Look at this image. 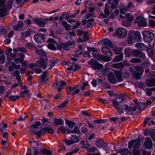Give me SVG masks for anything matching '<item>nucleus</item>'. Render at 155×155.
I'll return each instance as SVG.
<instances>
[{
  "mask_svg": "<svg viewBox=\"0 0 155 155\" xmlns=\"http://www.w3.org/2000/svg\"><path fill=\"white\" fill-rule=\"evenodd\" d=\"M36 53L39 55H42L40 57V60L36 62V67L38 68H42L45 69L48 65V58L47 55H45V52L42 48L39 49L37 48H35Z\"/></svg>",
  "mask_w": 155,
  "mask_h": 155,
  "instance_id": "f257e3e1",
  "label": "nucleus"
},
{
  "mask_svg": "<svg viewBox=\"0 0 155 155\" xmlns=\"http://www.w3.org/2000/svg\"><path fill=\"white\" fill-rule=\"evenodd\" d=\"M131 73L136 79L140 80L143 72V69L138 66H133L130 68Z\"/></svg>",
  "mask_w": 155,
  "mask_h": 155,
  "instance_id": "f03ea898",
  "label": "nucleus"
},
{
  "mask_svg": "<svg viewBox=\"0 0 155 155\" xmlns=\"http://www.w3.org/2000/svg\"><path fill=\"white\" fill-rule=\"evenodd\" d=\"M143 40L148 43L151 42L154 37L153 33L149 31H143Z\"/></svg>",
  "mask_w": 155,
  "mask_h": 155,
  "instance_id": "7ed1b4c3",
  "label": "nucleus"
},
{
  "mask_svg": "<svg viewBox=\"0 0 155 155\" xmlns=\"http://www.w3.org/2000/svg\"><path fill=\"white\" fill-rule=\"evenodd\" d=\"M134 22L135 23H138L139 27L145 26L147 25L146 19L144 18L143 15L137 17L134 20Z\"/></svg>",
  "mask_w": 155,
  "mask_h": 155,
  "instance_id": "20e7f679",
  "label": "nucleus"
},
{
  "mask_svg": "<svg viewBox=\"0 0 155 155\" xmlns=\"http://www.w3.org/2000/svg\"><path fill=\"white\" fill-rule=\"evenodd\" d=\"M88 64L94 70H99L103 67V65L99 63L96 61L92 60L89 61Z\"/></svg>",
  "mask_w": 155,
  "mask_h": 155,
  "instance_id": "39448f33",
  "label": "nucleus"
},
{
  "mask_svg": "<svg viewBox=\"0 0 155 155\" xmlns=\"http://www.w3.org/2000/svg\"><path fill=\"white\" fill-rule=\"evenodd\" d=\"M140 139L133 140L129 142L128 143V147L131 148L133 145L134 148H138L140 145Z\"/></svg>",
  "mask_w": 155,
  "mask_h": 155,
  "instance_id": "423d86ee",
  "label": "nucleus"
},
{
  "mask_svg": "<svg viewBox=\"0 0 155 155\" xmlns=\"http://www.w3.org/2000/svg\"><path fill=\"white\" fill-rule=\"evenodd\" d=\"M132 54L136 57L141 58L142 59L145 60L146 56L144 53L137 49H134L132 51Z\"/></svg>",
  "mask_w": 155,
  "mask_h": 155,
  "instance_id": "0eeeda50",
  "label": "nucleus"
},
{
  "mask_svg": "<svg viewBox=\"0 0 155 155\" xmlns=\"http://www.w3.org/2000/svg\"><path fill=\"white\" fill-rule=\"evenodd\" d=\"M115 34L117 37L123 38L125 37L126 35V30L122 28H118L116 29Z\"/></svg>",
  "mask_w": 155,
  "mask_h": 155,
  "instance_id": "6e6552de",
  "label": "nucleus"
},
{
  "mask_svg": "<svg viewBox=\"0 0 155 155\" xmlns=\"http://www.w3.org/2000/svg\"><path fill=\"white\" fill-rule=\"evenodd\" d=\"M47 42L49 43L47 47L52 50H55L56 49V45H57V42L52 38L48 39Z\"/></svg>",
  "mask_w": 155,
  "mask_h": 155,
  "instance_id": "1a4fd4ad",
  "label": "nucleus"
},
{
  "mask_svg": "<svg viewBox=\"0 0 155 155\" xmlns=\"http://www.w3.org/2000/svg\"><path fill=\"white\" fill-rule=\"evenodd\" d=\"M137 109L136 106L132 105L129 107L127 105H124V110L128 114H132L133 112L135 111Z\"/></svg>",
  "mask_w": 155,
  "mask_h": 155,
  "instance_id": "9d476101",
  "label": "nucleus"
},
{
  "mask_svg": "<svg viewBox=\"0 0 155 155\" xmlns=\"http://www.w3.org/2000/svg\"><path fill=\"white\" fill-rule=\"evenodd\" d=\"M115 109L117 110V112L119 114H121L123 113V109L121 106L119 105V104L120 103L118 101L115 100L111 101Z\"/></svg>",
  "mask_w": 155,
  "mask_h": 155,
  "instance_id": "9b49d317",
  "label": "nucleus"
},
{
  "mask_svg": "<svg viewBox=\"0 0 155 155\" xmlns=\"http://www.w3.org/2000/svg\"><path fill=\"white\" fill-rule=\"evenodd\" d=\"M153 145L151 139L149 137H147L145 139V142L143 143V146L144 148L151 149Z\"/></svg>",
  "mask_w": 155,
  "mask_h": 155,
  "instance_id": "f8f14e48",
  "label": "nucleus"
},
{
  "mask_svg": "<svg viewBox=\"0 0 155 155\" xmlns=\"http://www.w3.org/2000/svg\"><path fill=\"white\" fill-rule=\"evenodd\" d=\"M110 47L105 46H103L101 48V50L102 53L104 54L108 57L112 56L113 55L110 49Z\"/></svg>",
  "mask_w": 155,
  "mask_h": 155,
  "instance_id": "ddd939ff",
  "label": "nucleus"
},
{
  "mask_svg": "<svg viewBox=\"0 0 155 155\" xmlns=\"http://www.w3.org/2000/svg\"><path fill=\"white\" fill-rule=\"evenodd\" d=\"M44 38V35L43 34H35L34 35V39L36 42L40 44L43 42Z\"/></svg>",
  "mask_w": 155,
  "mask_h": 155,
  "instance_id": "4468645a",
  "label": "nucleus"
},
{
  "mask_svg": "<svg viewBox=\"0 0 155 155\" xmlns=\"http://www.w3.org/2000/svg\"><path fill=\"white\" fill-rule=\"evenodd\" d=\"M107 80L108 81L112 84L115 83L117 81V80L113 72H110L107 75Z\"/></svg>",
  "mask_w": 155,
  "mask_h": 155,
  "instance_id": "2eb2a0df",
  "label": "nucleus"
},
{
  "mask_svg": "<svg viewBox=\"0 0 155 155\" xmlns=\"http://www.w3.org/2000/svg\"><path fill=\"white\" fill-rule=\"evenodd\" d=\"M101 43L104 45L103 46L111 48L113 45L110 41L108 39H102L101 41Z\"/></svg>",
  "mask_w": 155,
  "mask_h": 155,
  "instance_id": "dca6fc26",
  "label": "nucleus"
},
{
  "mask_svg": "<svg viewBox=\"0 0 155 155\" xmlns=\"http://www.w3.org/2000/svg\"><path fill=\"white\" fill-rule=\"evenodd\" d=\"M34 22L37 24L40 27H44L45 26V21L43 20L40 18H35L33 19Z\"/></svg>",
  "mask_w": 155,
  "mask_h": 155,
  "instance_id": "f3484780",
  "label": "nucleus"
},
{
  "mask_svg": "<svg viewBox=\"0 0 155 155\" xmlns=\"http://www.w3.org/2000/svg\"><path fill=\"white\" fill-rule=\"evenodd\" d=\"M57 131L58 132H61L64 134L66 133V134L71 133V130L70 129L68 128H66L62 126H60L58 128Z\"/></svg>",
  "mask_w": 155,
  "mask_h": 155,
  "instance_id": "a211bd4d",
  "label": "nucleus"
},
{
  "mask_svg": "<svg viewBox=\"0 0 155 155\" xmlns=\"http://www.w3.org/2000/svg\"><path fill=\"white\" fill-rule=\"evenodd\" d=\"M20 87L21 88V90H24V91L21 92L20 93V96L21 97H24L25 96L24 95L25 94H28L29 96H30L29 94V92L30 91H29L27 88V86L25 85L23 86L21 85H20Z\"/></svg>",
  "mask_w": 155,
  "mask_h": 155,
  "instance_id": "6ab92c4d",
  "label": "nucleus"
},
{
  "mask_svg": "<svg viewBox=\"0 0 155 155\" xmlns=\"http://www.w3.org/2000/svg\"><path fill=\"white\" fill-rule=\"evenodd\" d=\"M99 71L100 74L103 76H105L107 73L110 71V69L109 68L106 66L105 67H103Z\"/></svg>",
  "mask_w": 155,
  "mask_h": 155,
  "instance_id": "aec40b11",
  "label": "nucleus"
},
{
  "mask_svg": "<svg viewBox=\"0 0 155 155\" xmlns=\"http://www.w3.org/2000/svg\"><path fill=\"white\" fill-rule=\"evenodd\" d=\"M146 84L147 86L148 87L155 86V79L152 78L147 80L146 81Z\"/></svg>",
  "mask_w": 155,
  "mask_h": 155,
  "instance_id": "412c9836",
  "label": "nucleus"
},
{
  "mask_svg": "<svg viewBox=\"0 0 155 155\" xmlns=\"http://www.w3.org/2000/svg\"><path fill=\"white\" fill-rule=\"evenodd\" d=\"M24 25L23 23L21 21H19L18 22V24L13 26V28L14 30L17 31L22 28Z\"/></svg>",
  "mask_w": 155,
  "mask_h": 155,
  "instance_id": "4be33fe9",
  "label": "nucleus"
},
{
  "mask_svg": "<svg viewBox=\"0 0 155 155\" xmlns=\"http://www.w3.org/2000/svg\"><path fill=\"white\" fill-rule=\"evenodd\" d=\"M43 131L44 133H49L51 134L54 133V130L51 127H44L41 129V131Z\"/></svg>",
  "mask_w": 155,
  "mask_h": 155,
  "instance_id": "5701e85b",
  "label": "nucleus"
},
{
  "mask_svg": "<svg viewBox=\"0 0 155 155\" xmlns=\"http://www.w3.org/2000/svg\"><path fill=\"white\" fill-rule=\"evenodd\" d=\"M48 76L47 71H44L42 73V75L41 76V82H45L48 80V78L47 77Z\"/></svg>",
  "mask_w": 155,
  "mask_h": 155,
  "instance_id": "b1692460",
  "label": "nucleus"
},
{
  "mask_svg": "<svg viewBox=\"0 0 155 155\" xmlns=\"http://www.w3.org/2000/svg\"><path fill=\"white\" fill-rule=\"evenodd\" d=\"M64 121L61 119H57L55 118L54 120L53 124L55 126L62 125L63 124Z\"/></svg>",
  "mask_w": 155,
  "mask_h": 155,
  "instance_id": "393cba45",
  "label": "nucleus"
},
{
  "mask_svg": "<svg viewBox=\"0 0 155 155\" xmlns=\"http://www.w3.org/2000/svg\"><path fill=\"white\" fill-rule=\"evenodd\" d=\"M96 145L99 148L103 147L106 145V143L101 140H98L96 142Z\"/></svg>",
  "mask_w": 155,
  "mask_h": 155,
  "instance_id": "a878e982",
  "label": "nucleus"
},
{
  "mask_svg": "<svg viewBox=\"0 0 155 155\" xmlns=\"http://www.w3.org/2000/svg\"><path fill=\"white\" fill-rule=\"evenodd\" d=\"M123 54L122 53H120L119 55H117L116 57L113 60V61L114 62H116L119 61H122L123 60Z\"/></svg>",
  "mask_w": 155,
  "mask_h": 155,
  "instance_id": "bb28decb",
  "label": "nucleus"
},
{
  "mask_svg": "<svg viewBox=\"0 0 155 155\" xmlns=\"http://www.w3.org/2000/svg\"><path fill=\"white\" fill-rule=\"evenodd\" d=\"M119 152L121 153V155H129L130 154V152L128 151L127 148L122 149L119 150Z\"/></svg>",
  "mask_w": 155,
  "mask_h": 155,
  "instance_id": "cd10ccee",
  "label": "nucleus"
},
{
  "mask_svg": "<svg viewBox=\"0 0 155 155\" xmlns=\"http://www.w3.org/2000/svg\"><path fill=\"white\" fill-rule=\"evenodd\" d=\"M155 90V88L152 87L150 88L146 89L145 90V92L146 94L148 96H151L152 94V92Z\"/></svg>",
  "mask_w": 155,
  "mask_h": 155,
  "instance_id": "c85d7f7f",
  "label": "nucleus"
},
{
  "mask_svg": "<svg viewBox=\"0 0 155 155\" xmlns=\"http://www.w3.org/2000/svg\"><path fill=\"white\" fill-rule=\"evenodd\" d=\"M134 36V39L137 41H139L141 39L140 33L138 31H136L135 32Z\"/></svg>",
  "mask_w": 155,
  "mask_h": 155,
  "instance_id": "c756f323",
  "label": "nucleus"
},
{
  "mask_svg": "<svg viewBox=\"0 0 155 155\" xmlns=\"http://www.w3.org/2000/svg\"><path fill=\"white\" fill-rule=\"evenodd\" d=\"M40 154H45L47 155H51L52 153L48 150L43 149L41 150L39 152Z\"/></svg>",
  "mask_w": 155,
  "mask_h": 155,
  "instance_id": "7c9ffc66",
  "label": "nucleus"
},
{
  "mask_svg": "<svg viewBox=\"0 0 155 155\" xmlns=\"http://www.w3.org/2000/svg\"><path fill=\"white\" fill-rule=\"evenodd\" d=\"M61 25L65 27L66 30H68L70 29V25L68 24L66 21H63L61 23Z\"/></svg>",
  "mask_w": 155,
  "mask_h": 155,
  "instance_id": "2f4dec72",
  "label": "nucleus"
},
{
  "mask_svg": "<svg viewBox=\"0 0 155 155\" xmlns=\"http://www.w3.org/2000/svg\"><path fill=\"white\" fill-rule=\"evenodd\" d=\"M146 50L148 56L150 58H152L154 54V51L150 48H146Z\"/></svg>",
  "mask_w": 155,
  "mask_h": 155,
  "instance_id": "473e14b6",
  "label": "nucleus"
},
{
  "mask_svg": "<svg viewBox=\"0 0 155 155\" xmlns=\"http://www.w3.org/2000/svg\"><path fill=\"white\" fill-rule=\"evenodd\" d=\"M127 41L130 44H132L134 43V38L132 35L130 34L128 35Z\"/></svg>",
  "mask_w": 155,
  "mask_h": 155,
  "instance_id": "72a5a7b5",
  "label": "nucleus"
},
{
  "mask_svg": "<svg viewBox=\"0 0 155 155\" xmlns=\"http://www.w3.org/2000/svg\"><path fill=\"white\" fill-rule=\"evenodd\" d=\"M135 46L136 48L140 49H144L146 47L143 43H137L135 44Z\"/></svg>",
  "mask_w": 155,
  "mask_h": 155,
  "instance_id": "f704fd0d",
  "label": "nucleus"
},
{
  "mask_svg": "<svg viewBox=\"0 0 155 155\" xmlns=\"http://www.w3.org/2000/svg\"><path fill=\"white\" fill-rule=\"evenodd\" d=\"M70 139L73 140L74 143H78L79 141V139L78 136L75 135H72Z\"/></svg>",
  "mask_w": 155,
  "mask_h": 155,
  "instance_id": "c9c22d12",
  "label": "nucleus"
},
{
  "mask_svg": "<svg viewBox=\"0 0 155 155\" xmlns=\"http://www.w3.org/2000/svg\"><path fill=\"white\" fill-rule=\"evenodd\" d=\"M13 51L14 52H17L18 51H19L25 53L27 51V50L24 47H19L17 49L14 48Z\"/></svg>",
  "mask_w": 155,
  "mask_h": 155,
  "instance_id": "e433bc0d",
  "label": "nucleus"
},
{
  "mask_svg": "<svg viewBox=\"0 0 155 155\" xmlns=\"http://www.w3.org/2000/svg\"><path fill=\"white\" fill-rule=\"evenodd\" d=\"M7 11V8L6 7H4L0 9V17L4 16Z\"/></svg>",
  "mask_w": 155,
  "mask_h": 155,
  "instance_id": "4c0bfd02",
  "label": "nucleus"
},
{
  "mask_svg": "<svg viewBox=\"0 0 155 155\" xmlns=\"http://www.w3.org/2000/svg\"><path fill=\"white\" fill-rule=\"evenodd\" d=\"M109 57H106L104 55H102L99 56V59H101L105 61H108L111 60V58Z\"/></svg>",
  "mask_w": 155,
  "mask_h": 155,
  "instance_id": "58836bf2",
  "label": "nucleus"
},
{
  "mask_svg": "<svg viewBox=\"0 0 155 155\" xmlns=\"http://www.w3.org/2000/svg\"><path fill=\"white\" fill-rule=\"evenodd\" d=\"M125 17L129 21H131L134 19V16L130 15L129 13H127L125 15Z\"/></svg>",
  "mask_w": 155,
  "mask_h": 155,
  "instance_id": "ea45409f",
  "label": "nucleus"
},
{
  "mask_svg": "<svg viewBox=\"0 0 155 155\" xmlns=\"http://www.w3.org/2000/svg\"><path fill=\"white\" fill-rule=\"evenodd\" d=\"M122 64L120 62L111 65V66L115 68L120 69L122 68Z\"/></svg>",
  "mask_w": 155,
  "mask_h": 155,
  "instance_id": "a19ab883",
  "label": "nucleus"
},
{
  "mask_svg": "<svg viewBox=\"0 0 155 155\" xmlns=\"http://www.w3.org/2000/svg\"><path fill=\"white\" fill-rule=\"evenodd\" d=\"M58 61V60L57 59H56L55 60L52 61L49 65L48 69L49 70H51V69H52L53 67L57 63Z\"/></svg>",
  "mask_w": 155,
  "mask_h": 155,
  "instance_id": "79ce46f5",
  "label": "nucleus"
},
{
  "mask_svg": "<svg viewBox=\"0 0 155 155\" xmlns=\"http://www.w3.org/2000/svg\"><path fill=\"white\" fill-rule=\"evenodd\" d=\"M144 134L146 136L148 135L151 137L152 139V140L153 141H155V131H151L147 135L146 134Z\"/></svg>",
  "mask_w": 155,
  "mask_h": 155,
  "instance_id": "37998d69",
  "label": "nucleus"
},
{
  "mask_svg": "<svg viewBox=\"0 0 155 155\" xmlns=\"http://www.w3.org/2000/svg\"><path fill=\"white\" fill-rule=\"evenodd\" d=\"M75 89V87H72L71 86H69L67 88V93L70 94L71 92H74V91Z\"/></svg>",
  "mask_w": 155,
  "mask_h": 155,
  "instance_id": "c03bdc74",
  "label": "nucleus"
},
{
  "mask_svg": "<svg viewBox=\"0 0 155 155\" xmlns=\"http://www.w3.org/2000/svg\"><path fill=\"white\" fill-rule=\"evenodd\" d=\"M65 122L68 124V126L70 128H73L75 124V123L70 121L68 120H66Z\"/></svg>",
  "mask_w": 155,
  "mask_h": 155,
  "instance_id": "a18cd8bd",
  "label": "nucleus"
},
{
  "mask_svg": "<svg viewBox=\"0 0 155 155\" xmlns=\"http://www.w3.org/2000/svg\"><path fill=\"white\" fill-rule=\"evenodd\" d=\"M130 61L134 63H137L140 62L141 60L139 58H136L132 59Z\"/></svg>",
  "mask_w": 155,
  "mask_h": 155,
  "instance_id": "49530a36",
  "label": "nucleus"
},
{
  "mask_svg": "<svg viewBox=\"0 0 155 155\" xmlns=\"http://www.w3.org/2000/svg\"><path fill=\"white\" fill-rule=\"evenodd\" d=\"M60 84L58 90V92H60L61 91V89L63 88L62 86H64L66 84L65 82L63 81H60Z\"/></svg>",
  "mask_w": 155,
  "mask_h": 155,
  "instance_id": "de8ad7c7",
  "label": "nucleus"
},
{
  "mask_svg": "<svg viewBox=\"0 0 155 155\" xmlns=\"http://www.w3.org/2000/svg\"><path fill=\"white\" fill-rule=\"evenodd\" d=\"M10 64H12V66L14 67L15 69H20L21 68V65L20 64L16 65L14 61L11 62L9 63Z\"/></svg>",
  "mask_w": 155,
  "mask_h": 155,
  "instance_id": "09e8293b",
  "label": "nucleus"
},
{
  "mask_svg": "<svg viewBox=\"0 0 155 155\" xmlns=\"http://www.w3.org/2000/svg\"><path fill=\"white\" fill-rule=\"evenodd\" d=\"M10 64H12V66L14 67L15 69H20L21 68V65L20 64L16 65L14 61L11 62L9 63Z\"/></svg>",
  "mask_w": 155,
  "mask_h": 155,
  "instance_id": "8fccbe9b",
  "label": "nucleus"
},
{
  "mask_svg": "<svg viewBox=\"0 0 155 155\" xmlns=\"http://www.w3.org/2000/svg\"><path fill=\"white\" fill-rule=\"evenodd\" d=\"M68 103V101H65L58 106V107L59 108V109H62Z\"/></svg>",
  "mask_w": 155,
  "mask_h": 155,
  "instance_id": "3c124183",
  "label": "nucleus"
},
{
  "mask_svg": "<svg viewBox=\"0 0 155 155\" xmlns=\"http://www.w3.org/2000/svg\"><path fill=\"white\" fill-rule=\"evenodd\" d=\"M124 96L123 95H119L117 96L116 99L119 102L121 103L123 100Z\"/></svg>",
  "mask_w": 155,
  "mask_h": 155,
  "instance_id": "603ef678",
  "label": "nucleus"
},
{
  "mask_svg": "<svg viewBox=\"0 0 155 155\" xmlns=\"http://www.w3.org/2000/svg\"><path fill=\"white\" fill-rule=\"evenodd\" d=\"M64 140L66 144L68 145H71L74 143L73 141V140H72L71 139H70V140L64 139Z\"/></svg>",
  "mask_w": 155,
  "mask_h": 155,
  "instance_id": "864d4df0",
  "label": "nucleus"
},
{
  "mask_svg": "<svg viewBox=\"0 0 155 155\" xmlns=\"http://www.w3.org/2000/svg\"><path fill=\"white\" fill-rule=\"evenodd\" d=\"M33 133L37 136L39 137H40L41 135L42 134H43V131H41V129L39 131H36L35 130H33Z\"/></svg>",
  "mask_w": 155,
  "mask_h": 155,
  "instance_id": "5fc2aeb1",
  "label": "nucleus"
},
{
  "mask_svg": "<svg viewBox=\"0 0 155 155\" xmlns=\"http://www.w3.org/2000/svg\"><path fill=\"white\" fill-rule=\"evenodd\" d=\"M59 83L58 81H56L55 83L53 84V87L55 89L58 90V88L59 86Z\"/></svg>",
  "mask_w": 155,
  "mask_h": 155,
  "instance_id": "6e6d98bb",
  "label": "nucleus"
},
{
  "mask_svg": "<svg viewBox=\"0 0 155 155\" xmlns=\"http://www.w3.org/2000/svg\"><path fill=\"white\" fill-rule=\"evenodd\" d=\"M41 125V122L39 121H36L35 124H34L32 125V127L34 128H37L38 126H40Z\"/></svg>",
  "mask_w": 155,
  "mask_h": 155,
  "instance_id": "4d7b16f0",
  "label": "nucleus"
},
{
  "mask_svg": "<svg viewBox=\"0 0 155 155\" xmlns=\"http://www.w3.org/2000/svg\"><path fill=\"white\" fill-rule=\"evenodd\" d=\"M71 133L72 134H77L80 132L77 126L74 127V129L72 131H71Z\"/></svg>",
  "mask_w": 155,
  "mask_h": 155,
  "instance_id": "13d9d810",
  "label": "nucleus"
},
{
  "mask_svg": "<svg viewBox=\"0 0 155 155\" xmlns=\"http://www.w3.org/2000/svg\"><path fill=\"white\" fill-rule=\"evenodd\" d=\"M104 18H105L109 15L110 12L109 10L107 8V7L105 8L104 11Z\"/></svg>",
  "mask_w": 155,
  "mask_h": 155,
  "instance_id": "bf43d9fd",
  "label": "nucleus"
},
{
  "mask_svg": "<svg viewBox=\"0 0 155 155\" xmlns=\"http://www.w3.org/2000/svg\"><path fill=\"white\" fill-rule=\"evenodd\" d=\"M19 98V97L18 96L15 95L10 96L8 98L10 100L14 101H16Z\"/></svg>",
  "mask_w": 155,
  "mask_h": 155,
  "instance_id": "052dcab7",
  "label": "nucleus"
},
{
  "mask_svg": "<svg viewBox=\"0 0 155 155\" xmlns=\"http://www.w3.org/2000/svg\"><path fill=\"white\" fill-rule=\"evenodd\" d=\"M133 153L134 155H139L140 153V151L138 148H134Z\"/></svg>",
  "mask_w": 155,
  "mask_h": 155,
  "instance_id": "680f3d73",
  "label": "nucleus"
},
{
  "mask_svg": "<svg viewBox=\"0 0 155 155\" xmlns=\"http://www.w3.org/2000/svg\"><path fill=\"white\" fill-rule=\"evenodd\" d=\"M149 25L150 27L153 28L155 26V21L153 20H149Z\"/></svg>",
  "mask_w": 155,
  "mask_h": 155,
  "instance_id": "e2e57ef3",
  "label": "nucleus"
},
{
  "mask_svg": "<svg viewBox=\"0 0 155 155\" xmlns=\"http://www.w3.org/2000/svg\"><path fill=\"white\" fill-rule=\"evenodd\" d=\"M114 73L117 79L119 80L121 77L120 72L119 71H115Z\"/></svg>",
  "mask_w": 155,
  "mask_h": 155,
  "instance_id": "0e129e2a",
  "label": "nucleus"
},
{
  "mask_svg": "<svg viewBox=\"0 0 155 155\" xmlns=\"http://www.w3.org/2000/svg\"><path fill=\"white\" fill-rule=\"evenodd\" d=\"M14 0H9V1L7 2V8H10L13 4V3L14 2Z\"/></svg>",
  "mask_w": 155,
  "mask_h": 155,
  "instance_id": "69168bd1",
  "label": "nucleus"
},
{
  "mask_svg": "<svg viewBox=\"0 0 155 155\" xmlns=\"http://www.w3.org/2000/svg\"><path fill=\"white\" fill-rule=\"evenodd\" d=\"M5 61V57L3 55L0 56V64H3Z\"/></svg>",
  "mask_w": 155,
  "mask_h": 155,
  "instance_id": "338daca9",
  "label": "nucleus"
},
{
  "mask_svg": "<svg viewBox=\"0 0 155 155\" xmlns=\"http://www.w3.org/2000/svg\"><path fill=\"white\" fill-rule=\"evenodd\" d=\"M61 47L64 49L68 50L69 48L68 46L67 43H63L61 44Z\"/></svg>",
  "mask_w": 155,
  "mask_h": 155,
  "instance_id": "774afa93",
  "label": "nucleus"
}]
</instances>
